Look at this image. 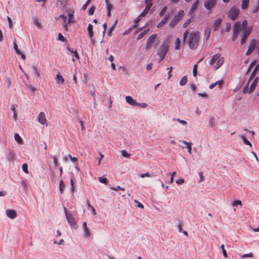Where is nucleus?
I'll return each mask as SVG.
<instances>
[{"instance_id": "1", "label": "nucleus", "mask_w": 259, "mask_h": 259, "mask_svg": "<svg viewBox=\"0 0 259 259\" xmlns=\"http://www.w3.org/2000/svg\"><path fill=\"white\" fill-rule=\"evenodd\" d=\"M200 33L198 31H196L194 33H190L188 38L185 42V43L188 45L190 49L195 50L198 48L200 39Z\"/></svg>"}, {"instance_id": "2", "label": "nucleus", "mask_w": 259, "mask_h": 259, "mask_svg": "<svg viewBox=\"0 0 259 259\" xmlns=\"http://www.w3.org/2000/svg\"><path fill=\"white\" fill-rule=\"evenodd\" d=\"M169 42L170 41L168 38L165 39L160 46V51L157 52V55L159 56V58L158 61V63L162 61L165 58L168 51Z\"/></svg>"}, {"instance_id": "3", "label": "nucleus", "mask_w": 259, "mask_h": 259, "mask_svg": "<svg viewBox=\"0 0 259 259\" xmlns=\"http://www.w3.org/2000/svg\"><path fill=\"white\" fill-rule=\"evenodd\" d=\"M258 76H256L252 81V82L251 83L249 87V84L250 82H249V80H248L247 83L246 84L245 87H244L243 89V93L245 94H251L252 93L254 90L255 89L257 84L258 82Z\"/></svg>"}, {"instance_id": "4", "label": "nucleus", "mask_w": 259, "mask_h": 259, "mask_svg": "<svg viewBox=\"0 0 259 259\" xmlns=\"http://www.w3.org/2000/svg\"><path fill=\"white\" fill-rule=\"evenodd\" d=\"M64 212L67 221L70 226L74 229L78 228V226L75 221L74 218L70 211H68L65 207H64Z\"/></svg>"}, {"instance_id": "5", "label": "nucleus", "mask_w": 259, "mask_h": 259, "mask_svg": "<svg viewBox=\"0 0 259 259\" xmlns=\"http://www.w3.org/2000/svg\"><path fill=\"white\" fill-rule=\"evenodd\" d=\"M184 15V11L183 10H180L178 14L176 15L172 19L169 23V26L171 28H174L180 21V20L183 18Z\"/></svg>"}, {"instance_id": "6", "label": "nucleus", "mask_w": 259, "mask_h": 259, "mask_svg": "<svg viewBox=\"0 0 259 259\" xmlns=\"http://www.w3.org/2000/svg\"><path fill=\"white\" fill-rule=\"evenodd\" d=\"M241 29V23L239 21L236 22L233 26V34L232 37V40L235 41L236 37L239 34L240 31Z\"/></svg>"}, {"instance_id": "7", "label": "nucleus", "mask_w": 259, "mask_h": 259, "mask_svg": "<svg viewBox=\"0 0 259 259\" xmlns=\"http://www.w3.org/2000/svg\"><path fill=\"white\" fill-rule=\"evenodd\" d=\"M152 5V3H150L149 4H147V5H146L143 11L140 14V15L137 18H136L134 20V23H138L141 19L142 18L145 17L147 14Z\"/></svg>"}, {"instance_id": "8", "label": "nucleus", "mask_w": 259, "mask_h": 259, "mask_svg": "<svg viewBox=\"0 0 259 259\" xmlns=\"http://www.w3.org/2000/svg\"><path fill=\"white\" fill-rule=\"evenodd\" d=\"M239 10L234 7H232L228 11V15L230 19L234 21L235 20L238 15L239 14Z\"/></svg>"}, {"instance_id": "9", "label": "nucleus", "mask_w": 259, "mask_h": 259, "mask_svg": "<svg viewBox=\"0 0 259 259\" xmlns=\"http://www.w3.org/2000/svg\"><path fill=\"white\" fill-rule=\"evenodd\" d=\"M257 44L256 41L254 39H252L249 42V45L248 50L245 53L246 56L249 55L255 49V46Z\"/></svg>"}, {"instance_id": "10", "label": "nucleus", "mask_w": 259, "mask_h": 259, "mask_svg": "<svg viewBox=\"0 0 259 259\" xmlns=\"http://www.w3.org/2000/svg\"><path fill=\"white\" fill-rule=\"evenodd\" d=\"M6 153V159L9 162L13 161L15 156L14 151L13 150L8 149Z\"/></svg>"}, {"instance_id": "11", "label": "nucleus", "mask_w": 259, "mask_h": 259, "mask_svg": "<svg viewBox=\"0 0 259 259\" xmlns=\"http://www.w3.org/2000/svg\"><path fill=\"white\" fill-rule=\"evenodd\" d=\"M252 30V27L248 28L247 29L245 30L244 32L243 36L241 38L240 44L241 45H243L245 42L246 41V39L248 35L250 34Z\"/></svg>"}, {"instance_id": "12", "label": "nucleus", "mask_w": 259, "mask_h": 259, "mask_svg": "<svg viewBox=\"0 0 259 259\" xmlns=\"http://www.w3.org/2000/svg\"><path fill=\"white\" fill-rule=\"evenodd\" d=\"M217 2V0H205L204 2V7L207 10H210L213 8Z\"/></svg>"}, {"instance_id": "13", "label": "nucleus", "mask_w": 259, "mask_h": 259, "mask_svg": "<svg viewBox=\"0 0 259 259\" xmlns=\"http://www.w3.org/2000/svg\"><path fill=\"white\" fill-rule=\"evenodd\" d=\"M222 21L223 19L221 18H218L214 20L212 24V27L214 31H215L218 30V27L221 25Z\"/></svg>"}, {"instance_id": "14", "label": "nucleus", "mask_w": 259, "mask_h": 259, "mask_svg": "<svg viewBox=\"0 0 259 259\" xmlns=\"http://www.w3.org/2000/svg\"><path fill=\"white\" fill-rule=\"evenodd\" d=\"M31 68L32 69L35 77L36 78L39 77L41 75V73L40 70L37 68V65L33 64L31 66Z\"/></svg>"}, {"instance_id": "15", "label": "nucleus", "mask_w": 259, "mask_h": 259, "mask_svg": "<svg viewBox=\"0 0 259 259\" xmlns=\"http://www.w3.org/2000/svg\"><path fill=\"white\" fill-rule=\"evenodd\" d=\"M38 121L41 124H45L47 122L45 114L44 112H41L39 113L37 117Z\"/></svg>"}, {"instance_id": "16", "label": "nucleus", "mask_w": 259, "mask_h": 259, "mask_svg": "<svg viewBox=\"0 0 259 259\" xmlns=\"http://www.w3.org/2000/svg\"><path fill=\"white\" fill-rule=\"evenodd\" d=\"M6 214L8 217L14 219L17 217V212L14 209H8L6 211Z\"/></svg>"}, {"instance_id": "17", "label": "nucleus", "mask_w": 259, "mask_h": 259, "mask_svg": "<svg viewBox=\"0 0 259 259\" xmlns=\"http://www.w3.org/2000/svg\"><path fill=\"white\" fill-rule=\"evenodd\" d=\"M125 100L127 103L132 106H136L137 102L136 100L134 99L131 96H127L125 97Z\"/></svg>"}, {"instance_id": "18", "label": "nucleus", "mask_w": 259, "mask_h": 259, "mask_svg": "<svg viewBox=\"0 0 259 259\" xmlns=\"http://www.w3.org/2000/svg\"><path fill=\"white\" fill-rule=\"evenodd\" d=\"M239 137L242 140L244 144H245L246 145L249 146V147H252L251 143L246 139V135H239Z\"/></svg>"}, {"instance_id": "19", "label": "nucleus", "mask_w": 259, "mask_h": 259, "mask_svg": "<svg viewBox=\"0 0 259 259\" xmlns=\"http://www.w3.org/2000/svg\"><path fill=\"white\" fill-rule=\"evenodd\" d=\"M221 57V54L218 53L215 55H214L211 60L209 62L210 65L213 64L218 59Z\"/></svg>"}, {"instance_id": "20", "label": "nucleus", "mask_w": 259, "mask_h": 259, "mask_svg": "<svg viewBox=\"0 0 259 259\" xmlns=\"http://www.w3.org/2000/svg\"><path fill=\"white\" fill-rule=\"evenodd\" d=\"M59 18H62L63 19V27L64 29L66 31L68 30L67 24L66 23L67 17L64 15H60L59 16Z\"/></svg>"}, {"instance_id": "21", "label": "nucleus", "mask_w": 259, "mask_h": 259, "mask_svg": "<svg viewBox=\"0 0 259 259\" xmlns=\"http://www.w3.org/2000/svg\"><path fill=\"white\" fill-rule=\"evenodd\" d=\"M249 0H242L241 5V9L243 10H247L249 5Z\"/></svg>"}, {"instance_id": "22", "label": "nucleus", "mask_w": 259, "mask_h": 259, "mask_svg": "<svg viewBox=\"0 0 259 259\" xmlns=\"http://www.w3.org/2000/svg\"><path fill=\"white\" fill-rule=\"evenodd\" d=\"M87 30L88 31L89 35L92 39L93 36V26L91 24L88 25Z\"/></svg>"}, {"instance_id": "23", "label": "nucleus", "mask_w": 259, "mask_h": 259, "mask_svg": "<svg viewBox=\"0 0 259 259\" xmlns=\"http://www.w3.org/2000/svg\"><path fill=\"white\" fill-rule=\"evenodd\" d=\"M117 23V20H116L114 23L112 24V25L109 28L107 32V35L109 36H110L112 35V32L115 28Z\"/></svg>"}, {"instance_id": "24", "label": "nucleus", "mask_w": 259, "mask_h": 259, "mask_svg": "<svg viewBox=\"0 0 259 259\" xmlns=\"http://www.w3.org/2000/svg\"><path fill=\"white\" fill-rule=\"evenodd\" d=\"M258 69H259V64H257L255 66V67H254L253 71L252 72V73L249 78V82H250L251 81L253 75H254L256 73V72Z\"/></svg>"}, {"instance_id": "25", "label": "nucleus", "mask_w": 259, "mask_h": 259, "mask_svg": "<svg viewBox=\"0 0 259 259\" xmlns=\"http://www.w3.org/2000/svg\"><path fill=\"white\" fill-rule=\"evenodd\" d=\"M218 60L217 66L215 67V70L220 68L223 64L225 59L224 57H220Z\"/></svg>"}, {"instance_id": "26", "label": "nucleus", "mask_w": 259, "mask_h": 259, "mask_svg": "<svg viewBox=\"0 0 259 259\" xmlns=\"http://www.w3.org/2000/svg\"><path fill=\"white\" fill-rule=\"evenodd\" d=\"M65 189V185L63 180L60 181L59 182V190L61 194L64 193V190Z\"/></svg>"}, {"instance_id": "27", "label": "nucleus", "mask_w": 259, "mask_h": 259, "mask_svg": "<svg viewBox=\"0 0 259 259\" xmlns=\"http://www.w3.org/2000/svg\"><path fill=\"white\" fill-rule=\"evenodd\" d=\"M157 37L156 34H152L148 39L147 42L151 45L154 42V41Z\"/></svg>"}, {"instance_id": "28", "label": "nucleus", "mask_w": 259, "mask_h": 259, "mask_svg": "<svg viewBox=\"0 0 259 259\" xmlns=\"http://www.w3.org/2000/svg\"><path fill=\"white\" fill-rule=\"evenodd\" d=\"M199 3V0H196L193 4L190 10H189V13L193 12L195 11L197 7V6Z\"/></svg>"}, {"instance_id": "29", "label": "nucleus", "mask_w": 259, "mask_h": 259, "mask_svg": "<svg viewBox=\"0 0 259 259\" xmlns=\"http://www.w3.org/2000/svg\"><path fill=\"white\" fill-rule=\"evenodd\" d=\"M14 139L15 141L19 144H23V140L21 138V137L20 136V135L18 133H16L14 135Z\"/></svg>"}, {"instance_id": "30", "label": "nucleus", "mask_w": 259, "mask_h": 259, "mask_svg": "<svg viewBox=\"0 0 259 259\" xmlns=\"http://www.w3.org/2000/svg\"><path fill=\"white\" fill-rule=\"evenodd\" d=\"M149 31V29L144 30L143 32H141L137 36V40H140L145 35H146Z\"/></svg>"}, {"instance_id": "31", "label": "nucleus", "mask_w": 259, "mask_h": 259, "mask_svg": "<svg viewBox=\"0 0 259 259\" xmlns=\"http://www.w3.org/2000/svg\"><path fill=\"white\" fill-rule=\"evenodd\" d=\"M181 45V40L179 38H177L175 40V50H179L180 48Z\"/></svg>"}, {"instance_id": "32", "label": "nucleus", "mask_w": 259, "mask_h": 259, "mask_svg": "<svg viewBox=\"0 0 259 259\" xmlns=\"http://www.w3.org/2000/svg\"><path fill=\"white\" fill-rule=\"evenodd\" d=\"M187 76L186 75L184 76L180 80V84L182 86L185 85L187 83Z\"/></svg>"}, {"instance_id": "33", "label": "nucleus", "mask_w": 259, "mask_h": 259, "mask_svg": "<svg viewBox=\"0 0 259 259\" xmlns=\"http://www.w3.org/2000/svg\"><path fill=\"white\" fill-rule=\"evenodd\" d=\"M193 18H194V16H192L190 18L187 20L185 21V22L184 23V24H183V28L187 27L190 24V23L192 21V20Z\"/></svg>"}, {"instance_id": "34", "label": "nucleus", "mask_w": 259, "mask_h": 259, "mask_svg": "<svg viewBox=\"0 0 259 259\" xmlns=\"http://www.w3.org/2000/svg\"><path fill=\"white\" fill-rule=\"evenodd\" d=\"M87 205H88V207H90V208H91L92 213L94 215L96 214V213L95 209L94 207L90 204L89 200H87Z\"/></svg>"}, {"instance_id": "35", "label": "nucleus", "mask_w": 259, "mask_h": 259, "mask_svg": "<svg viewBox=\"0 0 259 259\" xmlns=\"http://www.w3.org/2000/svg\"><path fill=\"white\" fill-rule=\"evenodd\" d=\"M13 45H14V49L15 50L16 53L18 55H20L21 54V51L19 50L18 48V46L17 45V43L16 42V40H14L13 42Z\"/></svg>"}, {"instance_id": "36", "label": "nucleus", "mask_w": 259, "mask_h": 259, "mask_svg": "<svg viewBox=\"0 0 259 259\" xmlns=\"http://www.w3.org/2000/svg\"><path fill=\"white\" fill-rule=\"evenodd\" d=\"M217 125L215 121L213 118H210L209 121V126L210 127H214Z\"/></svg>"}, {"instance_id": "37", "label": "nucleus", "mask_w": 259, "mask_h": 259, "mask_svg": "<svg viewBox=\"0 0 259 259\" xmlns=\"http://www.w3.org/2000/svg\"><path fill=\"white\" fill-rule=\"evenodd\" d=\"M32 20L34 24L35 25V26L37 27L40 28L41 27V24L40 23L38 22V21L37 20V18L35 17H32Z\"/></svg>"}, {"instance_id": "38", "label": "nucleus", "mask_w": 259, "mask_h": 259, "mask_svg": "<svg viewBox=\"0 0 259 259\" xmlns=\"http://www.w3.org/2000/svg\"><path fill=\"white\" fill-rule=\"evenodd\" d=\"M96 7L95 6H92L91 7L89 8L88 10V15L89 16L93 15L94 13Z\"/></svg>"}, {"instance_id": "39", "label": "nucleus", "mask_w": 259, "mask_h": 259, "mask_svg": "<svg viewBox=\"0 0 259 259\" xmlns=\"http://www.w3.org/2000/svg\"><path fill=\"white\" fill-rule=\"evenodd\" d=\"M189 32L186 30L183 33V44L185 43L188 36Z\"/></svg>"}, {"instance_id": "40", "label": "nucleus", "mask_w": 259, "mask_h": 259, "mask_svg": "<svg viewBox=\"0 0 259 259\" xmlns=\"http://www.w3.org/2000/svg\"><path fill=\"white\" fill-rule=\"evenodd\" d=\"M99 181L100 183L106 184L108 182V180L104 177H101L99 178Z\"/></svg>"}, {"instance_id": "41", "label": "nucleus", "mask_w": 259, "mask_h": 259, "mask_svg": "<svg viewBox=\"0 0 259 259\" xmlns=\"http://www.w3.org/2000/svg\"><path fill=\"white\" fill-rule=\"evenodd\" d=\"M73 175H72V178L70 180V184H71V188H70V191L73 192L74 187H75V185L74 183L73 178Z\"/></svg>"}, {"instance_id": "42", "label": "nucleus", "mask_w": 259, "mask_h": 259, "mask_svg": "<svg viewBox=\"0 0 259 259\" xmlns=\"http://www.w3.org/2000/svg\"><path fill=\"white\" fill-rule=\"evenodd\" d=\"M22 168L24 172H25L26 174H28V165L27 163H23L22 166Z\"/></svg>"}, {"instance_id": "43", "label": "nucleus", "mask_w": 259, "mask_h": 259, "mask_svg": "<svg viewBox=\"0 0 259 259\" xmlns=\"http://www.w3.org/2000/svg\"><path fill=\"white\" fill-rule=\"evenodd\" d=\"M197 67L198 65L197 64H195L193 66V75L194 77L197 75Z\"/></svg>"}, {"instance_id": "44", "label": "nucleus", "mask_w": 259, "mask_h": 259, "mask_svg": "<svg viewBox=\"0 0 259 259\" xmlns=\"http://www.w3.org/2000/svg\"><path fill=\"white\" fill-rule=\"evenodd\" d=\"M72 61L73 62H74L75 61V60L74 59V57H75L76 59H79V55L77 52L76 50L74 51V52H73V55H72Z\"/></svg>"}, {"instance_id": "45", "label": "nucleus", "mask_w": 259, "mask_h": 259, "mask_svg": "<svg viewBox=\"0 0 259 259\" xmlns=\"http://www.w3.org/2000/svg\"><path fill=\"white\" fill-rule=\"evenodd\" d=\"M221 248L222 250V253H223V256L225 257H227V251L225 249V245L224 244H222L221 246Z\"/></svg>"}, {"instance_id": "46", "label": "nucleus", "mask_w": 259, "mask_h": 259, "mask_svg": "<svg viewBox=\"0 0 259 259\" xmlns=\"http://www.w3.org/2000/svg\"><path fill=\"white\" fill-rule=\"evenodd\" d=\"M58 39L62 42H65L66 41V39L63 36V35L61 33H59L58 34Z\"/></svg>"}, {"instance_id": "47", "label": "nucleus", "mask_w": 259, "mask_h": 259, "mask_svg": "<svg viewBox=\"0 0 259 259\" xmlns=\"http://www.w3.org/2000/svg\"><path fill=\"white\" fill-rule=\"evenodd\" d=\"M149 25V24L148 23H147L143 27H139L134 32V34H136L137 33H138L139 31H141L142 30H143V29L145 28V27H146L147 26H148Z\"/></svg>"}, {"instance_id": "48", "label": "nucleus", "mask_w": 259, "mask_h": 259, "mask_svg": "<svg viewBox=\"0 0 259 259\" xmlns=\"http://www.w3.org/2000/svg\"><path fill=\"white\" fill-rule=\"evenodd\" d=\"M241 204H242L241 201L239 200H234L232 202V205L234 206H237L238 205H241Z\"/></svg>"}, {"instance_id": "49", "label": "nucleus", "mask_w": 259, "mask_h": 259, "mask_svg": "<svg viewBox=\"0 0 259 259\" xmlns=\"http://www.w3.org/2000/svg\"><path fill=\"white\" fill-rule=\"evenodd\" d=\"M91 0H87V2H85V3L84 5H83L81 9L83 11H84L85 10H86L88 6L91 3Z\"/></svg>"}, {"instance_id": "50", "label": "nucleus", "mask_w": 259, "mask_h": 259, "mask_svg": "<svg viewBox=\"0 0 259 259\" xmlns=\"http://www.w3.org/2000/svg\"><path fill=\"white\" fill-rule=\"evenodd\" d=\"M166 23V22L162 18V20L157 24V27L160 28Z\"/></svg>"}, {"instance_id": "51", "label": "nucleus", "mask_w": 259, "mask_h": 259, "mask_svg": "<svg viewBox=\"0 0 259 259\" xmlns=\"http://www.w3.org/2000/svg\"><path fill=\"white\" fill-rule=\"evenodd\" d=\"M83 230L85 232V236L87 237H90V236H91V232H90L89 229L88 228H86L83 229Z\"/></svg>"}, {"instance_id": "52", "label": "nucleus", "mask_w": 259, "mask_h": 259, "mask_svg": "<svg viewBox=\"0 0 259 259\" xmlns=\"http://www.w3.org/2000/svg\"><path fill=\"white\" fill-rule=\"evenodd\" d=\"M121 154L122 156L125 157H128L130 156V154H129L125 150H122Z\"/></svg>"}, {"instance_id": "53", "label": "nucleus", "mask_w": 259, "mask_h": 259, "mask_svg": "<svg viewBox=\"0 0 259 259\" xmlns=\"http://www.w3.org/2000/svg\"><path fill=\"white\" fill-rule=\"evenodd\" d=\"M56 78L59 81H61L62 83L64 82V80L63 76L61 75L58 74L57 75Z\"/></svg>"}, {"instance_id": "54", "label": "nucleus", "mask_w": 259, "mask_h": 259, "mask_svg": "<svg viewBox=\"0 0 259 259\" xmlns=\"http://www.w3.org/2000/svg\"><path fill=\"white\" fill-rule=\"evenodd\" d=\"M259 10V0H257V6L253 9L252 11V13H256Z\"/></svg>"}, {"instance_id": "55", "label": "nucleus", "mask_w": 259, "mask_h": 259, "mask_svg": "<svg viewBox=\"0 0 259 259\" xmlns=\"http://www.w3.org/2000/svg\"><path fill=\"white\" fill-rule=\"evenodd\" d=\"M256 63V60H253L251 63V64L249 65V67H248V68L246 72V74H247L248 73V72L250 71V70L251 69V67L254 65V64Z\"/></svg>"}, {"instance_id": "56", "label": "nucleus", "mask_w": 259, "mask_h": 259, "mask_svg": "<svg viewBox=\"0 0 259 259\" xmlns=\"http://www.w3.org/2000/svg\"><path fill=\"white\" fill-rule=\"evenodd\" d=\"M231 28V24L230 23H227L226 24V27L225 28V31L226 32H229Z\"/></svg>"}, {"instance_id": "57", "label": "nucleus", "mask_w": 259, "mask_h": 259, "mask_svg": "<svg viewBox=\"0 0 259 259\" xmlns=\"http://www.w3.org/2000/svg\"><path fill=\"white\" fill-rule=\"evenodd\" d=\"M136 106H139L141 108H145L147 107V104L145 103H137V104H136Z\"/></svg>"}, {"instance_id": "58", "label": "nucleus", "mask_w": 259, "mask_h": 259, "mask_svg": "<svg viewBox=\"0 0 259 259\" xmlns=\"http://www.w3.org/2000/svg\"><path fill=\"white\" fill-rule=\"evenodd\" d=\"M253 253H251V252H250L249 253H246V254H243L242 256H241V258H244L245 257H253Z\"/></svg>"}, {"instance_id": "59", "label": "nucleus", "mask_w": 259, "mask_h": 259, "mask_svg": "<svg viewBox=\"0 0 259 259\" xmlns=\"http://www.w3.org/2000/svg\"><path fill=\"white\" fill-rule=\"evenodd\" d=\"M68 156L70 158V160L72 162L74 163V162L77 161V157H72L70 154H68Z\"/></svg>"}, {"instance_id": "60", "label": "nucleus", "mask_w": 259, "mask_h": 259, "mask_svg": "<svg viewBox=\"0 0 259 259\" xmlns=\"http://www.w3.org/2000/svg\"><path fill=\"white\" fill-rule=\"evenodd\" d=\"M106 5L107 11H111V10L113 9V7H112L111 4H110L109 3L106 4Z\"/></svg>"}, {"instance_id": "61", "label": "nucleus", "mask_w": 259, "mask_h": 259, "mask_svg": "<svg viewBox=\"0 0 259 259\" xmlns=\"http://www.w3.org/2000/svg\"><path fill=\"white\" fill-rule=\"evenodd\" d=\"M53 163H54V166L55 167H57L59 165V162H58L57 158L56 157H53Z\"/></svg>"}, {"instance_id": "62", "label": "nucleus", "mask_w": 259, "mask_h": 259, "mask_svg": "<svg viewBox=\"0 0 259 259\" xmlns=\"http://www.w3.org/2000/svg\"><path fill=\"white\" fill-rule=\"evenodd\" d=\"M166 7H164L161 10V11L160 12L159 14V16L161 17L162 16H163V15L164 14V13L165 12L166 10Z\"/></svg>"}, {"instance_id": "63", "label": "nucleus", "mask_w": 259, "mask_h": 259, "mask_svg": "<svg viewBox=\"0 0 259 259\" xmlns=\"http://www.w3.org/2000/svg\"><path fill=\"white\" fill-rule=\"evenodd\" d=\"M135 202L137 203L136 206L141 208H144V205L138 200H135Z\"/></svg>"}, {"instance_id": "64", "label": "nucleus", "mask_w": 259, "mask_h": 259, "mask_svg": "<svg viewBox=\"0 0 259 259\" xmlns=\"http://www.w3.org/2000/svg\"><path fill=\"white\" fill-rule=\"evenodd\" d=\"M176 183L178 185H181L184 183V180L183 179H177L176 181Z\"/></svg>"}]
</instances>
